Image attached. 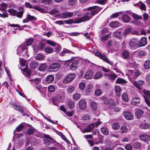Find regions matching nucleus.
Listing matches in <instances>:
<instances>
[{
	"label": "nucleus",
	"instance_id": "nucleus-1",
	"mask_svg": "<svg viewBox=\"0 0 150 150\" xmlns=\"http://www.w3.org/2000/svg\"><path fill=\"white\" fill-rule=\"evenodd\" d=\"M27 48L25 46L20 45L17 49V53L19 56L27 55Z\"/></svg>",
	"mask_w": 150,
	"mask_h": 150
},
{
	"label": "nucleus",
	"instance_id": "nucleus-2",
	"mask_svg": "<svg viewBox=\"0 0 150 150\" xmlns=\"http://www.w3.org/2000/svg\"><path fill=\"white\" fill-rule=\"evenodd\" d=\"M96 51L95 53V55L96 56L98 57L100 59L103 60L104 61L106 62L110 65H112L113 64V62L110 61L105 54H101V53L97 50H96Z\"/></svg>",
	"mask_w": 150,
	"mask_h": 150
},
{
	"label": "nucleus",
	"instance_id": "nucleus-3",
	"mask_svg": "<svg viewBox=\"0 0 150 150\" xmlns=\"http://www.w3.org/2000/svg\"><path fill=\"white\" fill-rule=\"evenodd\" d=\"M91 18L92 16L90 14L89 12H87L84 13L83 16L82 18L77 19L79 23L81 22L88 21Z\"/></svg>",
	"mask_w": 150,
	"mask_h": 150
},
{
	"label": "nucleus",
	"instance_id": "nucleus-4",
	"mask_svg": "<svg viewBox=\"0 0 150 150\" xmlns=\"http://www.w3.org/2000/svg\"><path fill=\"white\" fill-rule=\"evenodd\" d=\"M129 46L131 47L137 48L139 47V41L136 38H132L130 40L129 42Z\"/></svg>",
	"mask_w": 150,
	"mask_h": 150
},
{
	"label": "nucleus",
	"instance_id": "nucleus-5",
	"mask_svg": "<svg viewBox=\"0 0 150 150\" xmlns=\"http://www.w3.org/2000/svg\"><path fill=\"white\" fill-rule=\"evenodd\" d=\"M74 15L73 12L66 11L58 14V17L62 19L67 18L72 16Z\"/></svg>",
	"mask_w": 150,
	"mask_h": 150
},
{
	"label": "nucleus",
	"instance_id": "nucleus-6",
	"mask_svg": "<svg viewBox=\"0 0 150 150\" xmlns=\"http://www.w3.org/2000/svg\"><path fill=\"white\" fill-rule=\"evenodd\" d=\"M102 9V8L97 6H94L88 8V9H93L91 11L89 12L90 14L92 16L97 13Z\"/></svg>",
	"mask_w": 150,
	"mask_h": 150
},
{
	"label": "nucleus",
	"instance_id": "nucleus-7",
	"mask_svg": "<svg viewBox=\"0 0 150 150\" xmlns=\"http://www.w3.org/2000/svg\"><path fill=\"white\" fill-rule=\"evenodd\" d=\"M75 77V75L71 73L68 75L64 79L63 82L64 83H67L71 81Z\"/></svg>",
	"mask_w": 150,
	"mask_h": 150
},
{
	"label": "nucleus",
	"instance_id": "nucleus-8",
	"mask_svg": "<svg viewBox=\"0 0 150 150\" xmlns=\"http://www.w3.org/2000/svg\"><path fill=\"white\" fill-rule=\"evenodd\" d=\"M13 108L16 110L21 112L23 114V116H25L26 115L28 117L29 116V115L27 114V111L23 110L21 107L17 105H14Z\"/></svg>",
	"mask_w": 150,
	"mask_h": 150
},
{
	"label": "nucleus",
	"instance_id": "nucleus-9",
	"mask_svg": "<svg viewBox=\"0 0 150 150\" xmlns=\"http://www.w3.org/2000/svg\"><path fill=\"white\" fill-rule=\"evenodd\" d=\"M94 127L95 124L92 123L87 126L86 128H85L83 130L81 129H80L83 133L90 132L94 129Z\"/></svg>",
	"mask_w": 150,
	"mask_h": 150
},
{
	"label": "nucleus",
	"instance_id": "nucleus-10",
	"mask_svg": "<svg viewBox=\"0 0 150 150\" xmlns=\"http://www.w3.org/2000/svg\"><path fill=\"white\" fill-rule=\"evenodd\" d=\"M123 115L125 119L128 120H131L134 118L133 115L128 111H125Z\"/></svg>",
	"mask_w": 150,
	"mask_h": 150
},
{
	"label": "nucleus",
	"instance_id": "nucleus-11",
	"mask_svg": "<svg viewBox=\"0 0 150 150\" xmlns=\"http://www.w3.org/2000/svg\"><path fill=\"white\" fill-rule=\"evenodd\" d=\"M71 62L70 69L72 70H74L77 69L79 65V61L74 59V60H71Z\"/></svg>",
	"mask_w": 150,
	"mask_h": 150
},
{
	"label": "nucleus",
	"instance_id": "nucleus-12",
	"mask_svg": "<svg viewBox=\"0 0 150 150\" xmlns=\"http://www.w3.org/2000/svg\"><path fill=\"white\" fill-rule=\"evenodd\" d=\"M36 19V18L35 17L32 16L30 14H28L26 15V18L23 20V23H27L30 21H32Z\"/></svg>",
	"mask_w": 150,
	"mask_h": 150
},
{
	"label": "nucleus",
	"instance_id": "nucleus-13",
	"mask_svg": "<svg viewBox=\"0 0 150 150\" xmlns=\"http://www.w3.org/2000/svg\"><path fill=\"white\" fill-rule=\"evenodd\" d=\"M79 106L80 108L82 110H85L86 107V101L83 99L80 100L79 102Z\"/></svg>",
	"mask_w": 150,
	"mask_h": 150
},
{
	"label": "nucleus",
	"instance_id": "nucleus-14",
	"mask_svg": "<svg viewBox=\"0 0 150 150\" xmlns=\"http://www.w3.org/2000/svg\"><path fill=\"white\" fill-rule=\"evenodd\" d=\"M139 138L140 140L144 142H146L150 139L149 136L146 134L140 135L139 136Z\"/></svg>",
	"mask_w": 150,
	"mask_h": 150
},
{
	"label": "nucleus",
	"instance_id": "nucleus-15",
	"mask_svg": "<svg viewBox=\"0 0 150 150\" xmlns=\"http://www.w3.org/2000/svg\"><path fill=\"white\" fill-rule=\"evenodd\" d=\"M144 82L143 80H140L138 82L134 81L133 82V84L136 88L140 90L141 89V86L142 85Z\"/></svg>",
	"mask_w": 150,
	"mask_h": 150
},
{
	"label": "nucleus",
	"instance_id": "nucleus-16",
	"mask_svg": "<svg viewBox=\"0 0 150 150\" xmlns=\"http://www.w3.org/2000/svg\"><path fill=\"white\" fill-rule=\"evenodd\" d=\"M147 43L146 38L144 37L142 38L139 42V47L145 46L146 45Z\"/></svg>",
	"mask_w": 150,
	"mask_h": 150
},
{
	"label": "nucleus",
	"instance_id": "nucleus-17",
	"mask_svg": "<svg viewBox=\"0 0 150 150\" xmlns=\"http://www.w3.org/2000/svg\"><path fill=\"white\" fill-rule=\"evenodd\" d=\"M44 137L45 139H44V141L45 144L50 145L51 142L49 139L52 140V138L50 136L46 134L44 135Z\"/></svg>",
	"mask_w": 150,
	"mask_h": 150
},
{
	"label": "nucleus",
	"instance_id": "nucleus-18",
	"mask_svg": "<svg viewBox=\"0 0 150 150\" xmlns=\"http://www.w3.org/2000/svg\"><path fill=\"white\" fill-rule=\"evenodd\" d=\"M60 67V64L58 63H53L49 66L50 69H59Z\"/></svg>",
	"mask_w": 150,
	"mask_h": 150
},
{
	"label": "nucleus",
	"instance_id": "nucleus-19",
	"mask_svg": "<svg viewBox=\"0 0 150 150\" xmlns=\"http://www.w3.org/2000/svg\"><path fill=\"white\" fill-rule=\"evenodd\" d=\"M130 56V53L127 50H124L122 53V57L124 59H128Z\"/></svg>",
	"mask_w": 150,
	"mask_h": 150
},
{
	"label": "nucleus",
	"instance_id": "nucleus-20",
	"mask_svg": "<svg viewBox=\"0 0 150 150\" xmlns=\"http://www.w3.org/2000/svg\"><path fill=\"white\" fill-rule=\"evenodd\" d=\"M140 99L137 97H135L133 98L131 101V103L133 105H137L140 103Z\"/></svg>",
	"mask_w": 150,
	"mask_h": 150
},
{
	"label": "nucleus",
	"instance_id": "nucleus-21",
	"mask_svg": "<svg viewBox=\"0 0 150 150\" xmlns=\"http://www.w3.org/2000/svg\"><path fill=\"white\" fill-rule=\"evenodd\" d=\"M23 74L27 77L30 76L31 75V71L28 69V66L26 65L25 68L23 69Z\"/></svg>",
	"mask_w": 150,
	"mask_h": 150
},
{
	"label": "nucleus",
	"instance_id": "nucleus-22",
	"mask_svg": "<svg viewBox=\"0 0 150 150\" xmlns=\"http://www.w3.org/2000/svg\"><path fill=\"white\" fill-rule=\"evenodd\" d=\"M64 23L67 24H71L73 23H78V19H69L64 21Z\"/></svg>",
	"mask_w": 150,
	"mask_h": 150
},
{
	"label": "nucleus",
	"instance_id": "nucleus-23",
	"mask_svg": "<svg viewBox=\"0 0 150 150\" xmlns=\"http://www.w3.org/2000/svg\"><path fill=\"white\" fill-rule=\"evenodd\" d=\"M139 126L140 128L146 129L149 128V125L147 123L144 122L139 125Z\"/></svg>",
	"mask_w": 150,
	"mask_h": 150
},
{
	"label": "nucleus",
	"instance_id": "nucleus-24",
	"mask_svg": "<svg viewBox=\"0 0 150 150\" xmlns=\"http://www.w3.org/2000/svg\"><path fill=\"white\" fill-rule=\"evenodd\" d=\"M93 74L92 71H88L86 73L84 78L86 79H90L91 78Z\"/></svg>",
	"mask_w": 150,
	"mask_h": 150
},
{
	"label": "nucleus",
	"instance_id": "nucleus-25",
	"mask_svg": "<svg viewBox=\"0 0 150 150\" xmlns=\"http://www.w3.org/2000/svg\"><path fill=\"white\" fill-rule=\"evenodd\" d=\"M24 12V10L23 8H21V11L17 12L16 16L17 17L20 18H21L23 16V14Z\"/></svg>",
	"mask_w": 150,
	"mask_h": 150
},
{
	"label": "nucleus",
	"instance_id": "nucleus-26",
	"mask_svg": "<svg viewBox=\"0 0 150 150\" xmlns=\"http://www.w3.org/2000/svg\"><path fill=\"white\" fill-rule=\"evenodd\" d=\"M103 74L100 72H98L94 76L93 78L95 79H97L101 78Z\"/></svg>",
	"mask_w": 150,
	"mask_h": 150
},
{
	"label": "nucleus",
	"instance_id": "nucleus-27",
	"mask_svg": "<svg viewBox=\"0 0 150 150\" xmlns=\"http://www.w3.org/2000/svg\"><path fill=\"white\" fill-rule=\"evenodd\" d=\"M121 90L120 87L118 86H116L115 87V91L117 95L118 96H120V92Z\"/></svg>",
	"mask_w": 150,
	"mask_h": 150
},
{
	"label": "nucleus",
	"instance_id": "nucleus-28",
	"mask_svg": "<svg viewBox=\"0 0 150 150\" xmlns=\"http://www.w3.org/2000/svg\"><path fill=\"white\" fill-rule=\"evenodd\" d=\"M122 18L125 22H128L130 20L129 17L127 14H124L122 16Z\"/></svg>",
	"mask_w": 150,
	"mask_h": 150
},
{
	"label": "nucleus",
	"instance_id": "nucleus-29",
	"mask_svg": "<svg viewBox=\"0 0 150 150\" xmlns=\"http://www.w3.org/2000/svg\"><path fill=\"white\" fill-rule=\"evenodd\" d=\"M143 111L142 110H137L135 112V115L137 117V118H139L143 114Z\"/></svg>",
	"mask_w": 150,
	"mask_h": 150
},
{
	"label": "nucleus",
	"instance_id": "nucleus-30",
	"mask_svg": "<svg viewBox=\"0 0 150 150\" xmlns=\"http://www.w3.org/2000/svg\"><path fill=\"white\" fill-rule=\"evenodd\" d=\"M116 82L117 83L120 84H125L127 83V81L122 78H119L117 79Z\"/></svg>",
	"mask_w": 150,
	"mask_h": 150
},
{
	"label": "nucleus",
	"instance_id": "nucleus-31",
	"mask_svg": "<svg viewBox=\"0 0 150 150\" xmlns=\"http://www.w3.org/2000/svg\"><path fill=\"white\" fill-rule=\"evenodd\" d=\"M119 25V23L117 21L112 22L110 24V26L112 28H117Z\"/></svg>",
	"mask_w": 150,
	"mask_h": 150
},
{
	"label": "nucleus",
	"instance_id": "nucleus-32",
	"mask_svg": "<svg viewBox=\"0 0 150 150\" xmlns=\"http://www.w3.org/2000/svg\"><path fill=\"white\" fill-rule=\"evenodd\" d=\"M138 6H139L140 8L142 10L145 11L146 9V7L145 4L142 2H139L137 4Z\"/></svg>",
	"mask_w": 150,
	"mask_h": 150
},
{
	"label": "nucleus",
	"instance_id": "nucleus-33",
	"mask_svg": "<svg viewBox=\"0 0 150 150\" xmlns=\"http://www.w3.org/2000/svg\"><path fill=\"white\" fill-rule=\"evenodd\" d=\"M101 131L102 133L105 135H107L109 134V131L107 128L106 127H102L101 129Z\"/></svg>",
	"mask_w": 150,
	"mask_h": 150
},
{
	"label": "nucleus",
	"instance_id": "nucleus-34",
	"mask_svg": "<svg viewBox=\"0 0 150 150\" xmlns=\"http://www.w3.org/2000/svg\"><path fill=\"white\" fill-rule=\"evenodd\" d=\"M54 79V77L52 75H50L48 76L46 78V81L48 83L52 82Z\"/></svg>",
	"mask_w": 150,
	"mask_h": 150
},
{
	"label": "nucleus",
	"instance_id": "nucleus-35",
	"mask_svg": "<svg viewBox=\"0 0 150 150\" xmlns=\"http://www.w3.org/2000/svg\"><path fill=\"white\" fill-rule=\"evenodd\" d=\"M117 77V75L115 74H110L108 76V78L110 80H113Z\"/></svg>",
	"mask_w": 150,
	"mask_h": 150
},
{
	"label": "nucleus",
	"instance_id": "nucleus-36",
	"mask_svg": "<svg viewBox=\"0 0 150 150\" xmlns=\"http://www.w3.org/2000/svg\"><path fill=\"white\" fill-rule=\"evenodd\" d=\"M8 12L11 15L13 16H16L17 13V11L13 9H9Z\"/></svg>",
	"mask_w": 150,
	"mask_h": 150
},
{
	"label": "nucleus",
	"instance_id": "nucleus-37",
	"mask_svg": "<svg viewBox=\"0 0 150 150\" xmlns=\"http://www.w3.org/2000/svg\"><path fill=\"white\" fill-rule=\"evenodd\" d=\"M144 67L145 69H149L150 68V60H147L144 64Z\"/></svg>",
	"mask_w": 150,
	"mask_h": 150
},
{
	"label": "nucleus",
	"instance_id": "nucleus-38",
	"mask_svg": "<svg viewBox=\"0 0 150 150\" xmlns=\"http://www.w3.org/2000/svg\"><path fill=\"white\" fill-rule=\"evenodd\" d=\"M47 68V65L45 63H43L41 64V65L39 67V70L40 71H43L45 70Z\"/></svg>",
	"mask_w": 150,
	"mask_h": 150
},
{
	"label": "nucleus",
	"instance_id": "nucleus-39",
	"mask_svg": "<svg viewBox=\"0 0 150 150\" xmlns=\"http://www.w3.org/2000/svg\"><path fill=\"white\" fill-rule=\"evenodd\" d=\"M122 100L125 102H127L128 101V98L127 94L126 93H123L122 96Z\"/></svg>",
	"mask_w": 150,
	"mask_h": 150
},
{
	"label": "nucleus",
	"instance_id": "nucleus-40",
	"mask_svg": "<svg viewBox=\"0 0 150 150\" xmlns=\"http://www.w3.org/2000/svg\"><path fill=\"white\" fill-rule=\"evenodd\" d=\"M121 132L122 133H124L127 132L128 131V129L127 127L125 126H122L121 128Z\"/></svg>",
	"mask_w": 150,
	"mask_h": 150
},
{
	"label": "nucleus",
	"instance_id": "nucleus-41",
	"mask_svg": "<svg viewBox=\"0 0 150 150\" xmlns=\"http://www.w3.org/2000/svg\"><path fill=\"white\" fill-rule=\"evenodd\" d=\"M91 109L93 110H96L97 107L96 103L93 101L91 103Z\"/></svg>",
	"mask_w": 150,
	"mask_h": 150
},
{
	"label": "nucleus",
	"instance_id": "nucleus-42",
	"mask_svg": "<svg viewBox=\"0 0 150 150\" xmlns=\"http://www.w3.org/2000/svg\"><path fill=\"white\" fill-rule=\"evenodd\" d=\"M45 51L48 53H51L53 52L54 50L53 49L50 47H46L44 49Z\"/></svg>",
	"mask_w": 150,
	"mask_h": 150
},
{
	"label": "nucleus",
	"instance_id": "nucleus-43",
	"mask_svg": "<svg viewBox=\"0 0 150 150\" xmlns=\"http://www.w3.org/2000/svg\"><path fill=\"white\" fill-rule=\"evenodd\" d=\"M112 128L115 130H117L120 128L119 124L117 122H115L112 126Z\"/></svg>",
	"mask_w": 150,
	"mask_h": 150
},
{
	"label": "nucleus",
	"instance_id": "nucleus-44",
	"mask_svg": "<svg viewBox=\"0 0 150 150\" xmlns=\"http://www.w3.org/2000/svg\"><path fill=\"white\" fill-rule=\"evenodd\" d=\"M81 94L79 93H76L73 96V98L74 100H78L81 97Z\"/></svg>",
	"mask_w": 150,
	"mask_h": 150
},
{
	"label": "nucleus",
	"instance_id": "nucleus-45",
	"mask_svg": "<svg viewBox=\"0 0 150 150\" xmlns=\"http://www.w3.org/2000/svg\"><path fill=\"white\" fill-rule=\"evenodd\" d=\"M123 13V12H119L115 13H113L111 16V18H116L117 17L120 15L121 14Z\"/></svg>",
	"mask_w": 150,
	"mask_h": 150
},
{
	"label": "nucleus",
	"instance_id": "nucleus-46",
	"mask_svg": "<svg viewBox=\"0 0 150 150\" xmlns=\"http://www.w3.org/2000/svg\"><path fill=\"white\" fill-rule=\"evenodd\" d=\"M71 52L70 50L65 49L60 53V55L61 56H64L66 53H70Z\"/></svg>",
	"mask_w": 150,
	"mask_h": 150
},
{
	"label": "nucleus",
	"instance_id": "nucleus-47",
	"mask_svg": "<svg viewBox=\"0 0 150 150\" xmlns=\"http://www.w3.org/2000/svg\"><path fill=\"white\" fill-rule=\"evenodd\" d=\"M44 58V56L40 54H37L35 57V58L38 60H42Z\"/></svg>",
	"mask_w": 150,
	"mask_h": 150
},
{
	"label": "nucleus",
	"instance_id": "nucleus-48",
	"mask_svg": "<svg viewBox=\"0 0 150 150\" xmlns=\"http://www.w3.org/2000/svg\"><path fill=\"white\" fill-rule=\"evenodd\" d=\"M74 90V87L72 86H70L68 87L67 88V92L70 93L73 92Z\"/></svg>",
	"mask_w": 150,
	"mask_h": 150
},
{
	"label": "nucleus",
	"instance_id": "nucleus-49",
	"mask_svg": "<svg viewBox=\"0 0 150 150\" xmlns=\"http://www.w3.org/2000/svg\"><path fill=\"white\" fill-rule=\"evenodd\" d=\"M68 105L69 108L70 109H73L75 106V103L72 101H69L68 103Z\"/></svg>",
	"mask_w": 150,
	"mask_h": 150
},
{
	"label": "nucleus",
	"instance_id": "nucleus-50",
	"mask_svg": "<svg viewBox=\"0 0 150 150\" xmlns=\"http://www.w3.org/2000/svg\"><path fill=\"white\" fill-rule=\"evenodd\" d=\"M76 1V0H68V3L70 6H74Z\"/></svg>",
	"mask_w": 150,
	"mask_h": 150
},
{
	"label": "nucleus",
	"instance_id": "nucleus-51",
	"mask_svg": "<svg viewBox=\"0 0 150 150\" xmlns=\"http://www.w3.org/2000/svg\"><path fill=\"white\" fill-rule=\"evenodd\" d=\"M95 93L96 96H99L102 94V91L100 89H97L95 90Z\"/></svg>",
	"mask_w": 150,
	"mask_h": 150
},
{
	"label": "nucleus",
	"instance_id": "nucleus-52",
	"mask_svg": "<svg viewBox=\"0 0 150 150\" xmlns=\"http://www.w3.org/2000/svg\"><path fill=\"white\" fill-rule=\"evenodd\" d=\"M48 89L49 92H52L55 91V88L54 86L51 85L48 87Z\"/></svg>",
	"mask_w": 150,
	"mask_h": 150
},
{
	"label": "nucleus",
	"instance_id": "nucleus-53",
	"mask_svg": "<svg viewBox=\"0 0 150 150\" xmlns=\"http://www.w3.org/2000/svg\"><path fill=\"white\" fill-rule=\"evenodd\" d=\"M141 146V144L138 142H136L134 143L133 145V148L136 149H139L140 148Z\"/></svg>",
	"mask_w": 150,
	"mask_h": 150
},
{
	"label": "nucleus",
	"instance_id": "nucleus-54",
	"mask_svg": "<svg viewBox=\"0 0 150 150\" xmlns=\"http://www.w3.org/2000/svg\"><path fill=\"white\" fill-rule=\"evenodd\" d=\"M121 33L118 31H116L113 33V35L116 38L119 37L120 36Z\"/></svg>",
	"mask_w": 150,
	"mask_h": 150
},
{
	"label": "nucleus",
	"instance_id": "nucleus-55",
	"mask_svg": "<svg viewBox=\"0 0 150 150\" xmlns=\"http://www.w3.org/2000/svg\"><path fill=\"white\" fill-rule=\"evenodd\" d=\"M143 92L146 96L150 98V91L145 89L143 91Z\"/></svg>",
	"mask_w": 150,
	"mask_h": 150
},
{
	"label": "nucleus",
	"instance_id": "nucleus-56",
	"mask_svg": "<svg viewBox=\"0 0 150 150\" xmlns=\"http://www.w3.org/2000/svg\"><path fill=\"white\" fill-rule=\"evenodd\" d=\"M33 39L32 38L28 39L26 41V45L28 46L31 45L33 42Z\"/></svg>",
	"mask_w": 150,
	"mask_h": 150
},
{
	"label": "nucleus",
	"instance_id": "nucleus-57",
	"mask_svg": "<svg viewBox=\"0 0 150 150\" xmlns=\"http://www.w3.org/2000/svg\"><path fill=\"white\" fill-rule=\"evenodd\" d=\"M109 34H108L105 35H103L101 36L100 40L102 41H105L107 40L109 37Z\"/></svg>",
	"mask_w": 150,
	"mask_h": 150
},
{
	"label": "nucleus",
	"instance_id": "nucleus-58",
	"mask_svg": "<svg viewBox=\"0 0 150 150\" xmlns=\"http://www.w3.org/2000/svg\"><path fill=\"white\" fill-rule=\"evenodd\" d=\"M31 81H33V82L35 84H38V83L40 81V79L38 78H35L34 79L30 80Z\"/></svg>",
	"mask_w": 150,
	"mask_h": 150
},
{
	"label": "nucleus",
	"instance_id": "nucleus-59",
	"mask_svg": "<svg viewBox=\"0 0 150 150\" xmlns=\"http://www.w3.org/2000/svg\"><path fill=\"white\" fill-rule=\"evenodd\" d=\"M92 88V87L91 85H88L86 89V93L87 94L91 92V90Z\"/></svg>",
	"mask_w": 150,
	"mask_h": 150
},
{
	"label": "nucleus",
	"instance_id": "nucleus-60",
	"mask_svg": "<svg viewBox=\"0 0 150 150\" xmlns=\"http://www.w3.org/2000/svg\"><path fill=\"white\" fill-rule=\"evenodd\" d=\"M85 83L83 82H81L79 84V87L80 89L83 90L85 87Z\"/></svg>",
	"mask_w": 150,
	"mask_h": 150
},
{
	"label": "nucleus",
	"instance_id": "nucleus-61",
	"mask_svg": "<svg viewBox=\"0 0 150 150\" xmlns=\"http://www.w3.org/2000/svg\"><path fill=\"white\" fill-rule=\"evenodd\" d=\"M56 46L55 49V52H59L60 51L61 49V47L60 45L57 44V45Z\"/></svg>",
	"mask_w": 150,
	"mask_h": 150
},
{
	"label": "nucleus",
	"instance_id": "nucleus-62",
	"mask_svg": "<svg viewBox=\"0 0 150 150\" xmlns=\"http://www.w3.org/2000/svg\"><path fill=\"white\" fill-rule=\"evenodd\" d=\"M20 63L21 65L25 66L26 64V61L23 59L20 60Z\"/></svg>",
	"mask_w": 150,
	"mask_h": 150
},
{
	"label": "nucleus",
	"instance_id": "nucleus-63",
	"mask_svg": "<svg viewBox=\"0 0 150 150\" xmlns=\"http://www.w3.org/2000/svg\"><path fill=\"white\" fill-rule=\"evenodd\" d=\"M125 148L127 150H131L132 149V147L130 144H127L125 145Z\"/></svg>",
	"mask_w": 150,
	"mask_h": 150
},
{
	"label": "nucleus",
	"instance_id": "nucleus-64",
	"mask_svg": "<svg viewBox=\"0 0 150 150\" xmlns=\"http://www.w3.org/2000/svg\"><path fill=\"white\" fill-rule=\"evenodd\" d=\"M37 63L34 61H33L30 63V67L32 68H35L37 67Z\"/></svg>",
	"mask_w": 150,
	"mask_h": 150
}]
</instances>
